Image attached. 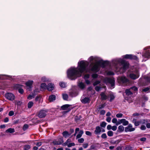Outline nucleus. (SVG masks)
I'll list each match as a JSON object with an SVG mask.
<instances>
[{
    "mask_svg": "<svg viewBox=\"0 0 150 150\" xmlns=\"http://www.w3.org/2000/svg\"><path fill=\"white\" fill-rule=\"evenodd\" d=\"M88 60L91 63L89 68H87L89 64L88 61L85 60L79 61L77 68L71 67L68 70V77L73 80L80 76L83 73H91V71L97 72L100 69V64L102 62L103 67L107 64V62L102 61L99 58L96 57L91 56L88 58Z\"/></svg>",
    "mask_w": 150,
    "mask_h": 150,
    "instance_id": "f257e3e1",
    "label": "nucleus"
},
{
    "mask_svg": "<svg viewBox=\"0 0 150 150\" xmlns=\"http://www.w3.org/2000/svg\"><path fill=\"white\" fill-rule=\"evenodd\" d=\"M112 64L115 68V71L120 73L125 72L129 67V63L122 59H119L112 61Z\"/></svg>",
    "mask_w": 150,
    "mask_h": 150,
    "instance_id": "f03ea898",
    "label": "nucleus"
},
{
    "mask_svg": "<svg viewBox=\"0 0 150 150\" xmlns=\"http://www.w3.org/2000/svg\"><path fill=\"white\" fill-rule=\"evenodd\" d=\"M104 81L106 83H109L111 85V89L114 88L115 85V80L114 79H110L106 77L104 79Z\"/></svg>",
    "mask_w": 150,
    "mask_h": 150,
    "instance_id": "7ed1b4c3",
    "label": "nucleus"
},
{
    "mask_svg": "<svg viewBox=\"0 0 150 150\" xmlns=\"http://www.w3.org/2000/svg\"><path fill=\"white\" fill-rule=\"evenodd\" d=\"M144 49L145 50V52L143 54V57L146 59L150 58V47H145Z\"/></svg>",
    "mask_w": 150,
    "mask_h": 150,
    "instance_id": "20e7f679",
    "label": "nucleus"
},
{
    "mask_svg": "<svg viewBox=\"0 0 150 150\" xmlns=\"http://www.w3.org/2000/svg\"><path fill=\"white\" fill-rule=\"evenodd\" d=\"M139 74L138 71L136 70L131 73L129 75V77L132 79H135L139 77Z\"/></svg>",
    "mask_w": 150,
    "mask_h": 150,
    "instance_id": "39448f33",
    "label": "nucleus"
},
{
    "mask_svg": "<svg viewBox=\"0 0 150 150\" xmlns=\"http://www.w3.org/2000/svg\"><path fill=\"white\" fill-rule=\"evenodd\" d=\"M132 122L134 123V125L136 126L139 125V124H144L146 125L147 121L145 120H142L140 122L136 121V119L134 118Z\"/></svg>",
    "mask_w": 150,
    "mask_h": 150,
    "instance_id": "423d86ee",
    "label": "nucleus"
},
{
    "mask_svg": "<svg viewBox=\"0 0 150 150\" xmlns=\"http://www.w3.org/2000/svg\"><path fill=\"white\" fill-rule=\"evenodd\" d=\"M117 80L118 82L120 84L128 81V80L125 76L119 77Z\"/></svg>",
    "mask_w": 150,
    "mask_h": 150,
    "instance_id": "0eeeda50",
    "label": "nucleus"
},
{
    "mask_svg": "<svg viewBox=\"0 0 150 150\" xmlns=\"http://www.w3.org/2000/svg\"><path fill=\"white\" fill-rule=\"evenodd\" d=\"M5 97L8 99L10 100H13L15 98L14 95L11 93H7L5 94Z\"/></svg>",
    "mask_w": 150,
    "mask_h": 150,
    "instance_id": "6e6552de",
    "label": "nucleus"
},
{
    "mask_svg": "<svg viewBox=\"0 0 150 150\" xmlns=\"http://www.w3.org/2000/svg\"><path fill=\"white\" fill-rule=\"evenodd\" d=\"M61 108L62 110H66L68 112L70 111L72 108L71 105L66 104L62 106L61 107Z\"/></svg>",
    "mask_w": 150,
    "mask_h": 150,
    "instance_id": "1a4fd4ad",
    "label": "nucleus"
},
{
    "mask_svg": "<svg viewBox=\"0 0 150 150\" xmlns=\"http://www.w3.org/2000/svg\"><path fill=\"white\" fill-rule=\"evenodd\" d=\"M33 83V81L29 80L25 83L26 88L29 91H30L32 87V85Z\"/></svg>",
    "mask_w": 150,
    "mask_h": 150,
    "instance_id": "9d476101",
    "label": "nucleus"
},
{
    "mask_svg": "<svg viewBox=\"0 0 150 150\" xmlns=\"http://www.w3.org/2000/svg\"><path fill=\"white\" fill-rule=\"evenodd\" d=\"M63 142V138L62 137H60L59 138L58 141L55 140L52 143L54 145H59L61 144Z\"/></svg>",
    "mask_w": 150,
    "mask_h": 150,
    "instance_id": "9b49d317",
    "label": "nucleus"
},
{
    "mask_svg": "<svg viewBox=\"0 0 150 150\" xmlns=\"http://www.w3.org/2000/svg\"><path fill=\"white\" fill-rule=\"evenodd\" d=\"M132 127V126L131 124H129L127 127L125 128V131L126 132H131L134 131L135 129V128H133Z\"/></svg>",
    "mask_w": 150,
    "mask_h": 150,
    "instance_id": "f8f14e48",
    "label": "nucleus"
},
{
    "mask_svg": "<svg viewBox=\"0 0 150 150\" xmlns=\"http://www.w3.org/2000/svg\"><path fill=\"white\" fill-rule=\"evenodd\" d=\"M123 57L125 59H137V57L136 56L133 55L132 54H126L123 56Z\"/></svg>",
    "mask_w": 150,
    "mask_h": 150,
    "instance_id": "ddd939ff",
    "label": "nucleus"
},
{
    "mask_svg": "<svg viewBox=\"0 0 150 150\" xmlns=\"http://www.w3.org/2000/svg\"><path fill=\"white\" fill-rule=\"evenodd\" d=\"M47 114V111L45 110H41L39 112L38 116L40 118L44 117Z\"/></svg>",
    "mask_w": 150,
    "mask_h": 150,
    "instance_id": "4468645a",
    "label": "nucleus"
},
{
    "mask_svg": "<svg viewBox=\"0 0 150 150\" xmlns=\"http://www.w3.org/2000/svg\"><path fill=\"white\" fill-rule=\"evenodd\" d=\"M120 123H118V124H122L124 126H126L128 124V122L125 119H121L119 120Z\"/></svg>",
    "mask_w": 150,
    "mask_h": 150,
    "instance_id": "2eb2a0df",
    "label": "nucleus"
},
{
    "mask_svg": "<svg viewBox=\"0 0 150 150\" xmlns=\"http://www.w3.org/2000/svg\"><path fill=\"white\" fill-rule=\"evenodd\" d=\"M81 102L84 103H86L89 102L90 100L88 97H86L84 96H83L81 98Z\"/></svg>",
    "mask_w": 150,
    "mask_h": 150,
    "instance_id": "dca6fc26",
    "label": "nucleus"
},
{
    "mask_svg": "<svg viewBox=\"0 0 150 150\" xmlns=\"http://www.w3.org/2000/svg\"><path fill=\"white\" fill-rule=\"evenodd\" d=\"M39 91L38 89H35L34 91V93H33L32 94H30L28 97V98L29 100H31L33 98L35 94H36V93L39 92Z\"/></svg>",
    "mask_w": 150,
    "mask_h": 150,
    "instance_id": "f3484780",
    "label": "nucleus"
},
{
    "mask_svg": "<svg viewBox=\"0 0 150 150\" xmlns=\"http://www.w3.org/2000/svg\"><path fill=\"white\" fill-rule=\"evenodd\" d=\"M54 86L53 84L52 83H49L47 86V89L49 91H51L53 90Z\"/></svg>",
    "mask_w": 150,
    "mask_h": 150,
    "instance_id": "a211bd4d",
    "label": "nucleus"
},
{
    "mask_svg": "<svg viewBox=\"0 0 150 150\" xmlns=\"http://www.w3.org/2000/svg\"><path fill=\"white\" fill-rule=\"evenodd\" d=\"M101 132V129L99 126L96 127V129L94 131L95 133L96 134H99Z\"/></svg>",
    "mask_w": 150,
    "mask_h": 150,
    "instance_id": "6ab92c4d",
    "label": "nucleus"
},
{
    "mask_svg": "<svg viewBox=\"0 0 150 150\" xmlns=\"http://www.w3.org/2000/svg\"><path fill=\"white\" fill-rule=\"evenodd\" d=\"M78 94V92L76 90H72L70 92V95L72 97L76 96Z\"/></svg>",
    "mask_w": 150,
    "mask_h": 150,
    "instance_id": "aec40b11",
    "label": "nucleus"
},
{
    "mask_svg": "<svg viewBox=\"0 0 150 150\" xmlns=\"http://www.w3.org/2000/svg\"><path fill=\"white\" fill-rule=\"evenodd\" d=\"M71 134V133H69L67 131H64L62 133L63 136L65 138L69 137Z\"/></svg>",
    "mask_w": 150,
    "mask_h": 150,
    "instance_id": "412c9836",
    "label": "nucleus"
},
{
    "mask_svg": "<svg viewBox=\"0 0 150 150\" xmlns=\"http://www.w3.org/2000/svg\"><path fill=\"white\" fill-rule=\"evenodd\" d=\"M56 99V96L54 95L50 96L49 98V100L50 102H52L54 100Z\"/></svg>",
    "mask_w": 150,
    "mask_h": 150,
    "instance_id": "4be33fe9",
    "label": "nucleus"
},
{
    "mask_svg": "<svg viewBox=\"0 0 150 150\" xmlns=\"http://www.w3.org/2000/svg\"><path fill=\"white\" fill-rule=\"evenodd\" d=\"M132 91L131 89V88L126 89L125 91L126 94L127 95H132Z\"/></svg>",
    "mask_w": 150,
    "mask_h": 150,
    "instance_id": "5701e85b",
    "label": "nucleus"
},
{
    "mask_svg": "<svg viewBox=\"0 0 150 150\" xmlns=\"http://www.w3.org/2000/svg\"><path fill=\"white\" fill-rule=\"evenodd\" d=\"M119 120H118V121H117V119L115 118H113L112 120V122L114 123L116 125H119L120 124H118V123H120L119 122Z\"/></svg>",
    "mask_w": 150,
    "mask_h": 150,
    "instance_id": "b1692460",
    "label": "nucleus"
},
{
    "mask_svg": "<svg viewBox=\"0 0 150 150\" xmlns=\"http://www.w3.org/2000/svg\"><path fill=\"white\" fill-rule=\"evenodd\" d=\"M78 86L81 89H83L85 87L84 84L81 82L79 83L78 84Z\"/></svg>",
    "mask_w": 150,
    "mask_h": 150,
    "instance_id": "393cba45",
    "label": "nucleus"
},
{
    "mask_svg": "<svg viewBox=\"0 0 150 150\" xmlns=\"http://www.w3.org/2000/svg\"><path fill=\"white\" fill-rule=\"evenodd\" d=\"M101 99L103 100H106L107 98V96L104 93H102L100 94Z\"/></svg>",
    "mask_w": 150,
    "mask_h": 150,
    "instance_id": "a878e982",
    "label": "nucleus"
},
{
    "mask_svg": "<svg viewBox=\"0 0 150 150\" xmlns=\"http://www.w3.org/2000/svg\"><path fill=\"white\" fill-rule=\"evenodd\" d=\"M84 132L83 130H80L79 132V133L76 136V139H79L80 138L83 134Z\"/></svg>",
    "mask_w": 150,
    "mask_h": 150,
    "instance_id": "bb28decb",
    "label": "nucleus"
},
{
    "mask_svg": "<svg viewBox=\"0 0 150 150\" xmlns=\"http://www.w3.org/2000/svg\"><path fill=\"white\" fill-rule=\"evenodd\" d=\"M15 132V130L14 129L10 128L7 129L6 131V133H12L14 132Z\"/></svg>",
    "mask_w": 150,
    "mask_h": 150,
    "instance_id": "cd10ccee",
    "label": "nucleus"
},
{
    "mask_svg": "<svg viewBox=\"0 0 150 150\" xmlns=\"http://www.w3.org/2000/svg\"><path fill=\"white\" fill-rule=\"evenodd\" d=\"M59 85L62 88H65L67 86L66 83L64 82H60L59 83Z\"/></svg>",
    "mask_w": 150,
    "mask_h": 150,
    "instance_id": "c85d7f7f",
    "label": "nucleus"
},
{
    "mask_svg": "<svg viewBox=\"0 0 150 150\" xmlns=\"http://www.w3.org/2000/svg\"><path fill=\"white\" fill-rule=\"evenodd\" d=\"M124 129V127L122 125H120L118 127V130L119 132H122Z\"/></svg>",
    "mask_w": 150,
    "mask_h": 150,
    "instance_id": "c756f323",
    "label": "nucleus"
},
{
    "mask_svg": "<svg viewBox=\"0 0 150 150\" xmlns=\"http://www.w3.org/2000/svg\"><path fill=\"white\" fill-rule=\"evenodd\" d=\"M47 86L46 84L45 83H42L41 85V88L44 89L47 88Z\"/></svg>",
    "mask_w": 150,
    "mask_h": 150,
    "instance_id": "7c9ffc66",
    "label": "nucleus"
},
{
    "mask_svg": "<svg viewBox=\"0 0 150 150\" xmlns=\"http://www.w3.org/2000/svg\"><path fill=\"white\" fill-rule=\"evenodd\" d=\"M33 103L31 101L29 102L28 104V108H31L33 105Z\"/></svg>",
    "mask_w": 150,
    "mask_h": 150,
    "instance_id": "2f4dec72",
    "label": "nucleus"
},
{
    "mask_svg": "<svg viewBox=\"0 0 150 150\" xmlns=\"http://www.w3.org/2000/svg\"><path fill=\"white\" fill-rule=\"evenodd\" d=\"M63 98L64 100H67L68 97V95L66 94H62Z\"/></svg>",
    "mask_w": 150,
    "mask_h": 150,
    "instance_id": "473e14b6",
    "label": "nucleus"
},
{
    "mask_svg": "<svg viewBox=\"0 0 150 150\" xmlns=\"http://www.w3.org/2000/svg\"><path fill=\"white\" fill-rule=\"evenodd\" d=\"M107 134L109 137H112L113 135V132L112 131H109L108 132Z\"/></svg>",
    "mask_w": 150,
    "mask_h": 150,
    "instance_id": "72a5a7b5",
    "label": "nucleus"
},
{
    "mask_svg": "<svg viewBox=\"0 0 150 150\" xmlns=\"http://www.w3.org/2000/svg\"><path fill=\"white\" fill-rule=\"evenodd\" d=\"M71 142V140L70 139H69L66 141L64 143L63 145L64 146H67L70 142Z\"/></svg>",
    "mask_w": 150,
    "mask_h": 150,
    "instance_id": "f704fd0d",
    "label": "nucleus"
},
{
    "mask_svg": "<svg viewBox=\"0 0 150 150\" xmlns=\"http://www.w3.org/2000/svg\"><path fill=\"white\" fill-rule=\"evenodd\" d=\"M149 90H150V88H149V87H147L143 89L142 90V91L145 92H148L150 91Z\"/></svg>",
    "mask_w": 150,
    "mask_h": 150,
    "instance_id": "c9c22d12",
    "label": "nucleus"
},
{
    "mask_svg": "<svg viewBox=\"0 0 150 150\" xmlns=\"http://www.w3.org/2000/svg\"><path fill=\"white\" fill-rule=\"evenodd\" d=\"M110 101H112V100L114 99L115 96L112 93H110Z\"/></svg>",
    "mask_w": 150,
    "mask_h": 150,
    "instance_id": "e433bc0d",
    "label": "nucleus"
},
{
    "mask_svg": "<svg viewBox=\"0 0 150 150\" xmlns=\"http://www.w3.org/2000/svg\"><path fill=\"white\" fill-rule=\"evenodd\" d=\"M130 88L132 90V92H133V91H137V88L135 86H134Z\"/></svg>",
    "mask_w": 150,
    "mask_h": 150,
    "instance_id": "4c0bfd02",
    "label": "nucleus"
},
{
    "mask_svg": "<svg viewBox=\"0 0 150 150\" xmlns=\"http://www.w3.org/2000/svg\"><path fill=\"white\" fill-rule=\"evenodd\" d=\"M106 125V123L105 122H103L101 123L100 126L102 127H105Z\"/></svg>",
    "mask_w": 150,
    "mask_h": 150,
    "instance_id": "58836bf2",
    "label": "nucleus"
},
{
    "mask_svg": "<svg viewBox=\"0 0 150 150\" xmlns=\"http://www.w3.org/2000/svg\"><path fill=\"white\" fill-rule=\"evenodd\" d=\"M41 80L43 82H47L48 81V79L45 77L42 78Z\"/></svg>",
    "mask_w": 150,
    "mask_h": 150,
    "instance_id": "ea45409f",
    "label": "nucleus"
},
{
    "mask_svg": "<svg viewBox=\"0 0 150 150\" xmlns=\"http://www.w3.org/2000/svg\"><path fill=\"white\" fill-rule=\"evenodd\" d=\"M30 148L29 145H25L24 146V149L25 150H28Z\"/></svg>",
    "mask_w": 150,
    "mask_h": 150,
    "instance_id": "a19ab883",
    "label": "nucleus"
},
{
    "mask_svg": "<svg viewBox=\"0 0 150 150\" xmlns=\"http://www.w3.org/2000/svg\"><path fill=\"white\" fill-rule=\"evenodd\" d=\"M75 145V144L74 143H69L67 145V146L68 147H71V146H74Z\"/></svg>",
    "mask_w": 150,
    "mask_h": 150,
    "instance_id": "79ce46f5",
    "label": "nucleus"
},
{
    "mask_svg": "<svg viewBox=\"0 0 150 150\" xmlns=\"http://www.w3.org/2000/svg\"><path fill=\"white\" fill-rule=\"evenodd\" d=\"M123 114L122 113H118L116 115V116L117 118H120L122 117Z\"/></svg>",
    "mask_w": 150,
    "mask_h": 150,
    "instance_id": "37998d69",
    "label": "nucleus"
},
{
    "mask_svg": "<svg viewBox=\"0 0 150 150\" xmlns=\"http://www.w3.org/2000/svg\"><path fill=\"white\" fill-rule=\"evenodd\" d=\"M84 141V139L83 138H81L78 139V142L80 143H82Z\"/></svg>",
    "mask_w": 150,
    "mask_h": 150,
    "instance_id": "c03bdc74",
    "label": "nucleus"
},
{
    "mask_svg": "<svg viewBox=\"0 0 150 150\" xmlns=\"http://www.w3.org/2000/svg\"><path fill=\"white\" fill-rule=\"evenodd\" d=\"M90 75L89 74H86L84 76V79L86 80L89 78Z\"/></svg>",
    "mask_w": 150,
    "mask_h": 150,
    "instance_id": "a18cd8bd",
    "label": "nucleus"
},
{
    "mask_svg": "<svg viewBox=\"0 0 150 150\" xmlns=\"http://www.w3.org/2000/svg\"><path fill=\"white\" fill-rule=\"evenodd\" d=\"M101 137L103 139H106L107 137V136L106 134L103 133L101 135Z\"/></svg>",
    "mask_w": 150,
    "mask_h": 150,
    "instance_id": "49530a36",
    "label": "nucleus"
},
{
    "mask_svg": "<svg viewBox=\"0 0 150 150\" xmlns=\"http://www.w3.org/2000/svg\"><path fill=\"white\" fill-rule=\"evenodd\" d=\"M28 125L27 124L25 125L23 127V129L24 130H25L28 128Z\"/></svg>",
    "mask_w": 150,
    "mask_h": 150,
    "instance_id": "de8ad7c7",
    "label": "nucleus"
},
{
    "mask_svg": "<svg viewBox=\"0 0 150 150\" xmlns=\"http://www.w3.org/2000/svg\"><path fill=\"white\" fill-rule=\"evenodd\" d=\"M92 77L94 79L98 77V76L97 74H93L92 75Z\"/></svg>",
    "mask_w": 150,
    "mask_h": 150,
    "instance_id": "09e8293b",
    "label": "nucleus"
},
{
    "mask_svg": "<svg viewBox=\"0 0 150 150\" xmlns=\"http://www.w3.org/2000/svg\"><path fill=\"white\" fill-rule=\"evenodd\" d=\"M14 114V112L12 111H11L9 112L8 113V115L9 116H12Z\"/></svg>",
    "mask_w": 150,
    "mask_h": 150,
    "instance_id": "8fccbe9b",
    "label": "nucleus"
},
{
    "mask_svg": "<svg viewBox=\"0 0 150 150\" xmlns=\"http://www.w3.org/2000/svg\"><path fill=\"white\" fill-rule=\"evenodd\" d=\"M111 120V118L109 117H108L106 119V121L108 122H110Z\"/></svg>",
    "mask_w": 150,
    "mask_h": 150,
    "instance_id": "3c124183",
    "label": "nucleus"
},
{
    "mask_svg": "<svg viewBox=\"0 0 150 150\" xmlns=\"http://www.w3.org/2000/svg\"><path fill=\"white\" fill-rule=\"evenodd\" d=\"M140 129L142 130H145L146 129L145 125H142Z\"/></svg>",
    "mask_w": 150,
    "mask_h": 150,
    "instance_id": "603ef678",
    "label": "nucleus"
},
{
    "mask_svg": "<svg viewBox=\"0 0 150 150\" xmlns=\"http://www.w3.org/2000/svg\"><path fill=\"white\" fill-rule=\"evenodd\" d=\"M117 129V127L116 126H113L112 127V129L114 131L116 130Z\"/></svg>",
    "mask_w": 150,
    "mask_h": 150,
    "instance_id": "864d4df0",
    "label": "nucleus"
},
{
    "mask_svg": "<svg viewBox=\"0 0 150 150\" xmlns=\"http://www.w3.org/2000/svg\"><path fill=\"white\" fill-rule=\"evenodd\" d=\"M100 82L99 81H97L95 82L93 84L94 86H95L100 83Z\"/></svg>",
    "mask_w": 150,
    "mask_h": 150,
    "instance_id": "5fc2aeb1",
    "label": "nucleus"
},
{
    "mask_svg": "<svg viewBox=\"0 0 150 150\" xmlns=\"http://www.w3.org/2000/svg\"><path fill=\"white\" fill-rule=\"evenodd\" d=\"M40 100H41V98L39 96L37 97L35 99V100L37 101H40Z\"/></svg>",
    "mask_w": 150,
    "mask_h": 150,
    "instance_id": "6e6d98bb",
    "label": "nucleus"
},
{
    "mask_svg": "<svg viewBox=\"0 0 150 150\" xmlns=\"http://www.w3.org/2000/svg\"><path fill=\"white\" fill-rule=\"evenodd\" d=\"M86 135L88 136H91V133L90 132L88 131H86Z\"/></svg>",
    "mask_w": 150,
    "mask_h": 150,
    "instance_id": "4d7b16f0",
    "label": "nucleus"
},
{
    "mask_svg": "<svg viewBox=\"0 0 150 150\" xmlns=\"http://www.w3.org/2000/svg\"><path fill=\"white\" fill-rule=\"evenodd\" d=\"M112 126L110 125H108L107 127V129L108 130L112 129Z\"/></svg>",
    "mask_w": 150,
    "mask_h": 150,
    "instance_id": "13d9d810",
    "label": "nucleus"
},
{
    "mask_svg": "<svg viewBox=\"0 0 150 150\" xmlns=\"http://www.w3.org/2000/svg\"><path fill=\"white\" fill-rule=\"evenodd\" d=\"M107 74L108 75H112L114 74V73L112 71H108L107 73Z\"/></svg>",
    "mask_w": 150,
    "mask_h": 150,
    "instance_id": "bf43d9fd",
    "label": "nucleus"
},
{
    "mask_svg": "<svg viewBox=\"0 0 150 150\" xmlns=\"http://www.w3.org/2000/svg\"><path fill=\"white\" fill-rule=\"evenodd\" d=\"M125 150H132V149L131 146H129L126 148Z\"/></svg>",
    "mask_w": 150,
    "mask_h": 150,
    "instance_id": "052dcab7",
    "label": "nucleus"
},
{
    "mask_svg": "<svg viewBox=\"0 0 150 150\" xmlns=\"http://www.w3.org/2000/svg\"><path fill=\"white\" fill-rule=\"evenodd\" d=\"M88 146V144L87 143L84 144H83V146L84 148H86Z\"/></svg>",
    "mask_w": 150,
    "mask_h": 150,
    "instance_id": "680f3d73",
    "label": "nucleus"
},
{
    "mask_svg": "<svg viewBox=\"0 0 150 150\" xmlns=\"http://www.w3.org/2000/svg\"><path fill=\"white\" fill-rule=\"evenodd\" d=\"M36 145L38 146H40L42 145V142H38L36 144Z\"/></svg>",
    "mask_w": 150,
    "mask_h": 150,
    "instance_id": "e2e57ef3",
    "label": "nucleus"
},
{
    "mask_svg": "<svg viewBox=\"0 0 150 150\" xmlns=\"http://www.w3.org/2000/svg\"><path fill=\"white\" fill-rule=\"evenodd\" d=\"M18 92L19 93L21 94H22L23 92V89L21 88H20L18 89Z\"/></svg>",
    "mask_w": 150,
    "mask_h": 150,
    "instance_id": "0e129e2a",
    "label": "nucleus"
},
{
    "mask_svg": "<svg viewBox=\"0 0 150 150\" xmlns=\"http://www.w3.org/2000/svg\"><path fill=\"white\" fill-rule=\"evenodd\" d=\"M105 113V111L104 110H103L100 111V113L102 115H104Z\"/></svg>",
    "mask_w": 150,
    "mask_h": 150,
    "instance_id": "69168bd1",
    "label": "nucleus"
},
{
    "mask_svg": "<svg viewBox=\"0 0 150 150\" xmlns=\"http://www.w3.org/2000/svg\"><path fill=\"white\" fill-rule=\"evenodd\" d=\"M146 138H145V137L142 138L140 139V141H143V142L145 141L146 140Z\"/></svg>",
    "mask_w": 150,
    "mask_h": 150,
    "instance_id": "338daca9",
    "label": "nucleus"
},
{
    "mask_svg": "<svg viewBox=\"0 0 150 150\" xmlns=\"http://www.w3.org/2000/svg\"><path fill=\"white\" fill-rule=\"evenodd\" d=\"M100 87L97 86L95 87V89L96 91H98L100 90Z\"/></svg>",
    "mask_w": 150,
    "mask_h": 150,
    "instance_id": "774afa93",
    "label": "nucleus"
}]
</instances>
